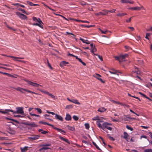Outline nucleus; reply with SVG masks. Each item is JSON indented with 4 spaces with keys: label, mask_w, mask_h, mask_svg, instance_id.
I'll return each instance as SVG.
<instances>
[{
    "label": "nucleus",
    "mask_w": 152,
    "mask_h": 152,
    "mask_svg": "<svg viewBox=\"0 0 152 152\" xmlns=\"http://www.w3.org/2000/svg\"><path fill=\"white\" fill-rule=\"evenodd\" d=\"M111 125V124L108 123L107 122H104L103 124V129L105 131V129L106 128L107 129L111 131L112 129V128L110 126H109V125Z\"/></svg>",
    "instance_id": "obj_3"
},
{
    "label": "nucleus",
    "mask_w": 152,
    "mask_h": 152,
    "mask_svg": "<svg viewBox=\"0 0 152 152\" xmlns=\"http://www.w3.org/2000/svg\"><path fill=\"white\" fill-rule=\"evenodd\" d=\"M139 94H140L141 95H142V96H143V97H145V98H146L147 99L149 100V98L147 96L145 95L142 94L141 92H139Z\"/></svg>",
    "instance_id": "obj_31"
},
{
    "label": "nucleus",
    "mask_w": 152,
    "mask_h": 152,
    "mask_svg": "<svg viewBox=\"0 0 152 152\" xmlns=\"http://www.w3.org/2000/svg\"><path fill=\"white\" fill-rule=\"evenodd\" d=\"M113 11H112L111 10H103L102 12H100L98 13H95V15L97 16H99L101 15H107L109 12L111 13L114 12L116 10L115 9H113Z\"/></svg>",
    "instance_id": "obj_1"
},
{
    "label": "nucleus",
    "mask_w": 152,
    "mask_h": 152,
    "mask_svg": "<svg viewBox=\"0 0 152 152\" xmlns=\"http://www.w3.org/2000/svg\"><path fill=\"white\" fill-rule=\"evenodd\" d=\"M23 124L27 126H29L31 127H38V125L35 124V123L34 122L32 123H29L27 122H24L23 123Z\"/></svg>",
    "instance_id": "obj_6"
},
{
    "label": "nucleus",
    "mask_w": 152,
    "mask_h": 152,
    "mask_svg": "<svg viewBox=\"0 0 152 152\" xmlns=\"http://www.w3.org/2000/svg\"><path fill=\"white\" fill-rule=\"evenodd\" d=\"M80 40L82 41L83 43H86L87 44H90V42L88 40H84L82 38H80Z\"/></svg>",
    "instance_id": "obj_20"
},
{
    "label": "nucleus",
    "mask_w": 152,
    "mask_h": 152,
    "mask_svg": "<svg viewBox=\"0 0 152 152\" xmlns=\"http://www.w3.org/2000/svg\"><path fill=\"white\" fill-rule=\"evenodd\" d=\"M124 136L123 137L127 141H128V139H129V138H128V137H129V135L126 132H124Z\"/></svg>",
    "instance_id": "obj_12"
},
{
    "label": "nucleus",
    "mask_w": 152,
    "mask_h": 152,
    "mask_svg": "<svg viewBox=\"0 0 152 152\" xmlns=\"http://www.w3.org/2000/svg\"><path fill=\"white\" fill-rule=\"evenodd\" d=\"M55 117L57 120H58L59 121H63V118L62 117L59 115L56 114Z\"/></svg>",
    "instance_id": "obj_10"
},
{
    "label": "nucleus",
    "mask_w": 152,
    "mask_h": 152,
    "mask_svg": "<svg viewBox=\"0 0 152 152\" xmlns=\"http://www.w3.org/2000/svg\"><path fill=\"white\" fill-rule=\"evenodd\" d=\"M78 60L80 63H81L84 66H86V64L84 62H83L82 60L80 58H79L78 59Z\"/></svg>",
    "instance_id": "obj_38"
},
{
    "label": "nucleus",
    "mask_w": 152,
    "mask_h": 152,
    "mask_svg": "<svg viewBox=\"0 0 152 152\" xmlns=\"http://www.w3.org/2000/svg\"><path fill=\"white\" fill-rule=\"evenodd\" d=\"M150 35V34L149 33H147L146 34L145 38L148 39H149L148 37Z\"/></svg>",
    "instance_id": "obj_53"
},
{
    "label": "nucleus",
    "mask_w": 152,
    "mask_h": 152,
    "mask_svg": "<svg viewBox=\"0 0 152 152\" xmlns=\"http://www.w3.org/2000/svg\"><path fill=\"white\" fill-rule=\"evenodd\" d=\"M20 18L22 20H25L27 19V17L24 15L20 13Z\"/></svg>",
    "instance_id": "obj_13"
},
{
    "label": "nucleus",
    "mask_w": 152,
    "mask_h": 152,
    "mask_svg": "<svg viewBox=\"0 0 152 152\" xmlns=\"http://www.w3.org/2000/svg\"><path fill=\"white\" fill-rule=\"evenodd\" d=\"M32 18H33V20L34 21L37 22L38 20H37V18L34 17H33Z\"/></svg>",
    "instance_id": "obj_62"
},
{
    "label": "nucleus",
    "mask_w": 152,
    "mask_h": 152,
    "mask_svg": "<svg viewBox=\"0 0 152 152\" xmlns=\"http://www.w3.org/2000/svg\"><path fill=\"white\" fill-rule=\"evenodd\" d=\"M111 71H109V72L110 73H111L112 74H114V75H118V74L117 73V70H115L114 69H111Z\"/></svg>",
    "instance_id": "obj_17"
},
{
    "label": "nucleus",
    "mask_w": 152,
    "mask_h": 152,
    "mask_svg": "<svg viewBox=\"0 0 152 152\" xmlns=\"http://www.w3.org/2000/svg\"><path fill=\"white\" fill-rule=\"evenodd\" d=\"M132 18V17H131L128 20H126V22L127 23H129L130 22L131 20V18Z\"/></svg>",
    "instance_id": "obj_61"
},
{
    "label": "nucleus",
    "mask_w": 152,
    "mask_h": 152,
    "mask_svg": "<svg viewBox=\"0 0 152 152\" xmlns=\"http://www.w3.org/2000/svg\"><path fill=\"white\" fill-rule=\"evenodd\" d=\"M92 143L93 145L95 146L97 149L100 151H101V149L96 144L95 142L94 141H92Z\"/></svg>",
    "instance_id": "obj_29"
},
{
    "label": "nucleus",
    "mask_w": 152,
    "mask_h": 152,
    "mask_svg": "<svg viewBox=\"0 0 152 152\" xmlns=\"http://www.w3.org/2000/svg\"><path fill=\"white\" fill-rule=\"evenodd\" d=\"M28 147L27 146H25L23 148L20 147V149L21 150V152H25L28 150Z\"/></svg>",
    "instance_id": "obj_19"
},
{
    "label": "nucleus",
    "mask_w": 152,
    "mask_h": 152,
    "mask_svg": "<svg viewBox=\"0 0 152 152\" xmlns=\"http://www.w3.org/2000/svg\"><path fill=\"white\" fill-rule=\"evenodd\" d=\"M20 11H21L24 14H26L27 15H28V13H27L26 11L23 9H22L21 8H20Z\"/></svg>",
    "instance_id": "obj_49"
},
{
    "label": "nucleus",
    "mask_w": 152,
    "mask_h": 152,
    "mask_svg": "<svg viewBox=\"0 0 152 152\" xmlns=\"http://www.w3.org/2000/svg\"><path fill=\"white\" fill-rule=\"evenodd\" d=\"M65 120L66 121H70L72 119V118L70 114L67 113L66 115Z\"/></svg>",
    "instance_id": "obj_15"
},
{
    "label": "nucleus",
    "mask_w": 152,
    "mask_h": 152,
    "mask_svg": "<svg viewBox=\"0 0 152 152\" xmlns=\"http://www.w3.org/2000/svg\"><path fill=\"white\" fill-rule=\"evenodd\" d=\"M67 127H68V129L72 131H75V128L74 126H70L69 125L67 126Z\"/></svg>",
    "instance_id": "obj_26"
},
{
    "label": "nucleus",
    "mask_w": 152,
    "mask_h": 152,
    "mask_svg": "<svg viewBox=\"0 0 152 152\" xmlns=\"http://www.w3.org/2000/svg\"><path fill=\"white\" fill-rule=\"evenodd\" d=\"M4 24L7 27L10 29L13 30L14 31H16L17 30L16 29H12L11 27H9L7 24L6 22H5L4 23Z\"/></svg>",
    "instance_id": "obj_32"
},
{
    "label": "nucleus",
    "mask_w": 152,
    "mask_h": 152,
    "mask_svg": "<svg viewBox=\"0 0 152 152\" xmlns=\"http://www.w3.org/2000/svg\"><path fill=\"white\" fill-rule=\"evenodd\" d=\"M126 127L129 130L131 131H132L133 130V129L129 126V125H127L126 126Z\"/></svg>",
    "instance_id": "obj_39"
},
{
    "label": "nucleus",
    "mask_w": 152,
    "mask_h": 152,
    "mask_svg": "<svg viewBox=\"0 0 152 152\" xmlns=\"http://www.w3.org/2000/svg\"><path fill=\"white\" fill-rule=\"evenodd\" d=\"M35 110H36L37 112L39 113L40 114L42 113V111L41 109L39 108H35Z\"/></svg>",
    "instance_id": "obj_45"
},
{
    "label": "nucleus",
    "mask_w": 152,
    "mask_h": 152,
    "mask_svg": "<svg viewBox=\"0 0 152 152\" xmlns=\"http://www.w3.org/2000/svg\"><path fill=\"white\" fill-rule=\"evenodd\" d=\"M16 109H17L16 111H14L12 110H11L6 109L5 110V111H1V110H0V113L3 114H8V113L7 112H11L13 113V114L19 113V107H17L16 108Z\"/></svg>",
    "instance_id": "obj_2"
},
{
    "label": "nucleus",
    "mask_w": 152,
    "mask_h": 152,
    "mask_svg": "<svg viewBox=\"0 0 152 152\" xmlns=\"http://www.w3.org/2000/svg\"><path fill=\"white\" fill-rule=\"evenodd\" d=\"M8 133L11 134H13L15 133V131L14 130H12L10 128H9Z\"/></svg>",
    "instance_id": "obj_25"
},
{
    "label": "nucleus",
    "mask_w": 152,
    "mask_h": 152,
    "mask_svg": "<svg viewBox=\"0 0 152 152\" xmlns=\"http://www.w3.org/2000/svg\"><path fill=\"white\" fill-rule=\"evenodd\" d=\"M85 126L86 128L88 129L90 127L88 123H85Z\"/></svg>",
    "instance_id": "obj_46"
},
{
    "label": "nucleus",
    "mask_w": 152,
    "mask_h": 152,
    "mask_svg": "<svg viewBox=\"0 0 152 152\" xmlns=\"http://www.w3.org/2000/svg\"><path fill=\"white\" fill-rule=\"evenodd\" d=\"M69 63L68 62L65 61H63L60 63V65L61 67H63L64 66H66V64H69Z\"/></svg>",
    "instance_id": "obj_14"
},
{
    "label": "nucleus",
    "mask_w": 152,
    "mask_h": 152,
    "mask_svg": "<svg viewBox=\"0 0 152 152\" xmlns=\"http://www.w3.org/2000/svg\"><path fill=\"white\" fill-rule=\"evenodd\" d=\"M20 114L26 116V115L24 113L23 107H20Z\"/></svg>",
    "instance_id": "obj_24"
},
{
    "label": "nucleus",
    "mask_w": 152,
    "mask_h": 152,
    "mask_svg": "<svg viewBox=\"0 0 152 152\" xmlns=\"http://www.w3.org/2000/svg\"><path fill=\"white\" fill-rule=\"evenodd\" d=\"M42 23H38V25H37V26H39V27L41 28H43V27L42 25Z\"/></svg>",
    "instance_id": "obj_57"
},
{
    "label": "nucleus",
    "mask_w": 152,
    "mask_h": 152,
    "mask_svg": "<svg viewBox=\"0 0 152 152\" xmlns=\"http://www.w3.org/2000/svg\"><path fill=\"white\" fill-rule=\"evenodd\" d=\"M129 10H140L141 9H144L143 7L142 6L141 7H130L128 8Z\"/></svg>",
    "instance_id": "obj_8"
},
{
    "label": "nucleus",
    "mask_w": 152,
    "mask_h": 152,
    "mask_svg": "<svg viewBox=\"0 0 152 152\" xmlns=\"http://www.w3.org/2000/svg\"><path fill=\"white\" fill-rule=\"evenodd\" d=\"M37 20H37V22L38 23H43L42 20H41L40 18H38V19H37Z\"/></svg>",
    "instance_id": "obj_64"
},
{
    "label": "nucleus",
    "mask_w": 152,
    "mask_h": 152,
    "mask_svg": "<svg viewBox=\"0 0 152 152\" xmlns=\"http://www.w3.org/2000/svg\"><path fill=\"white\" fill-rule=\"evenodd\" d=\"M91 48V52L92 53H94V52H96V49L95 48V46L93 44L91 43L90 45Z\"/></svg>",
    "instance_id": "obj_9"
},
{
    "label": "nucleus",
    "mask_w": 152,
    "mask_h": 152,
    "mask_svg": "<svg viewBox=\"0 0 152 152\" xmlns=\"http://www.w3.org/2000/svg\"><path fill=\"white\" fill-rule=\"evenodd\" d=\"M127 15V14L126 13H118V14H117V15H116L118 16H119V17H122L124 15Z\"/></svg>",
    "instance_id": "obj_27"
},
{
    "label": "nucleus",
    "mask_w": 152,
    "mask_h": 152,
    "mask_svg": "<svg viewBox=\"0 0 152 152\" xmlns=\"http://www.w3.org/2000/svg\"><path fill=\"white\" fill-rule=\"evenodd\" d=\"M73 118L76 121H77L78 119V118L75 115L73 116Z\"/></svg>",
    "instance_id": "obj_51"
},
{
    "label": "nucleus",
    "mask_w": 152,
    "mask_h": 152,
    "mask_svg": "<svg viewBox=\"0 0 152 152\" xmlns=\"http://www.w3.org/2000/svg\"><path fill=\"white\" fill-rule=\"evenodd\" d=\"M40 136L38 135H32L31 137H29L28 138L31 140H35L37 139H38Z\"/></svg>",
    "instance_id": "obj_7"
},
{
    "label": "nucleus",
    "mask_w": 152,
    "mask_h": 152,
    "mask_svg": "<svg viewBox=\"0 0 152 152\" xmlns=\"http://www.w3.org/2000/svg\"><path fill=\"white\" fill-rule=\"evenodd\" d=\"M20 92H21L22 93H31V94H34L36 95H39V94L37 93H36V92H33L32 91H29V90H27L26 89H23L22 88H20Z\"/></svg>",
    "instance_id": "obj_4"
},
{
    "label": "nucleus",
    "mask_w": 152,
    "mask_h": 152,
    "mask_svg": "<svg viewBox=\"0 0 152 152\" xmlns=\"http://www.w3.org/2000/svg\"><path fill=\"white\" fill-rule=\"evenodd\" d=\"M52 127L53 129H55L58 132H60L61 133H66V132L64 130H62V129H59V128H57L56 127H55L54 126V125H53V126Z\"/></svg>",
    "instance_id": "obj_11"
},
{
    "label": "nucleus",
    "mask_w": 152,
    "mask_h": 152,
    "mask_svg": "<svg viewBox=\"0 0 152 152\" xmlns=\"http://www.w3.org/2000/svg\"><path fill=\"white\" fill-rule=\"evenodd\" d=\"M128 3H129L130 4H134V1H132V0H128Z\"/></svg>",
    "instance_id": "obj_60"
},
{
    "label": "nucleus",
    "mask_w": 152,
    "mask_h": 152,
    "mask_svg": "<svg viewBox=\"0 0 152 152\" xmlns=\"http://www.w3.org/2000/svg\"><path fill=\"white\" fill-rule=\"evenodd\" d=\"M51 145V144L50 143H46L44 144H42L40 145V146H50Z\"/></svg>",
    "instance_id": "obj_42"
},
{
    "label": "nucleus",
    "mask_w": 152,
    "mask_h": 152,
    "mask_svg": "<svg viewBox=\"0 0 152 152\" xmlns=\"http://www.w3.org/2000/svg\"><path fill=\"white\" fill-rule=\"evenodd\" d=\"M92 120H99V117H96L93 118Z\"/></svg>",
    "instance_id": "obj_55"
},
{
    "label": "nucleus",
    "mask_w": 152,
    "mask_h": 152,
    "mask_svg": "<svg viewBox=\"0 0 152 152\" xmlns=\"http://www.w3.org/2000/svg\"><path fill=\"white\" fill-rule=\"evenodd\" d=\"M124 48L126 50V51L130 49V48L128 46H125Z\"/></svg>",
    "instance_id": "obj_58"
},
{
    "label": "nucleus",
    "mask_w": 152,
    "mask_h": 152,
    "mask_svg": "<svg viewBox=\"0 0 152 152\" xmlns=\"http://www.w3.org/2000/svg\"><path fill=\"white\" fill-rule=\"evenodd\" d=\"M30 113V115L31 116H36V117H40V115H37V114H32L31 113Z\"/></svg>",
    "instance_id": "obj_52"
},
{
    "label": "nucleus",
    "mask_w": 152,
    "mask_h": 152,
    "mask_svg": "<svg viewBox=\"0 0 152 152\" xmlns=\"http://www.w3.org/2000/svg\"><path fill=\"white\" fill-rule=\"evenodd\" d=\"M80 26L82 28L87 27L88 28H89L93 26L92 25L87 26L84 24H82L80 25Z\"/></svg>",
    "instance_id": "obj_28"
},
{
    "label": "nucleus",
    "mask_w": 152,
    "mask_h": 152,
    "mask_svg": "<svg viewBox=\"0 0 152 152\" xmlns=\"http://www.w3.org/2000/svg\"><path fill=\"white\" fill-rule=\"evenodd\" d=\"M6 119L7 120H11V121H13L15 122L16 123H19V122L17 121H16L13 119H11V118H7V117H6Z\"/></svg>",
    "instance_id": "obj_34"
},
{
    "label": "nucleus",
    "mask_w": 152,
    "mask_h": 152,
    "mask_svg": "<svg viewBox=\"0 0 152 152\" xmlns=\"http://www.w3.org/2000/svg\"><path fill=\"white\" fill-rule=\"evenodd\" d=\"M48 133V131L42 130L41 132V133L43 134H46Z\"/></svg>",
    "instance_id": "obj_54"
},
{
    "label": "nucleus",
    "mask_w": 152,
    "mask_h": 152,
    "mask_svg": "<svg viewBox=\"0 0 152 152\" xmlns=\"http://www.w3.org/2000/svg\"><path fill=\"white\" fill-rule=\"evenodd\" d=\"M94 54L96 56H97L99 58L101 61H103L102 57V56H100L98 54L94 53Z\"/></svg>",
    "instance_id": "obj_41"
},
{
    "label": "nucleus",
    "mask_w": 152,
    "mask_h": 152,
    "mask_svg": "<svg viewBox=\"0 0 152 152\" xmlns=\"http://www.w3.org/2000/svg\"><path fill=\"white\" fill-rule=\"evenodd\" d=\"M128 56L129 55L127 54L120 55V57H121V61H123L125 58L128 57Z\"/></svg>",
    "instance_id": "obj_16"
},
{
    "label": "nucleus",
    "mask_w": 152,
    "mask_h": 152,
    "mask_svg": "<svg viewBox=\"0 0 152 152\" xmlns=\"http://www.w3.org/2000/svg\"><path fill=\"white\" fill-rule=\"evenodd\" d=\"M43 124H44V125H47L48 126H51V127H53V125H52V124H50L48 123L47 122H44L43 123Z\"/></svg>",
    "instance_id": "obj_48"
},
{
    "label": "nucleus",
    "mask_w": 152,
    "mask_h": 152,
    "mask_svg": "<svg viewBox=\"0 0 152 152\" xmlns=\"http://www.w3.org/2000/svg\"><path fill=\"white\" fill-rule=\"evenodd\" d=\"M107 136L109 138V139L111 140L114 141L115 140V139L113 137L110 136L109 134H108Z\"/></svg>",
    "instance_id": "obj_43"
},
{
    "label": "nucleus",
    "mask_w": 152,
    "mask_h": 152,
    "mask_svg": "<svg viewBox=\"0 0 152 152\" xmlns=\"http://www.w3.org/2000/svg\"><path fill=\"white\" fill-rule=\"evenodd\" d=\"M136 70L135 71H133L134 73H136L137 74H139L140 73V71L138 70V68L137 67L135 68Z\"/></svg>",
    "instance_id": "obj_33"
},
{
    "label": "nucleus",
    "mask_w": 152,
    "mask_h": 152,
    "mask_svg": "<svg viewBox=\"0 0 152 152\" xmlns=\"http://www.w3.org/2000/svg\"><path fill=\"white\" fill-rule=\"evenodd\" d=\"M72 108V106L71 105H67L65 107L66 109H70Z\"/></svg>",
    "instance_id": "obj_47"
},
{
    "label": "nucleus",
    "mask_w": 152,
    "mask_h": 152,
    "mask_svg": "<svg viewBox=\"0 0 152 152\" xmlns=\"http://www.w3.org/2000/svg\"><path fill=\"white\" fill-rule=\"evenodd\" d=\"M48 95L50 96L53 99H55V96L54 95H53L52 94L50 93Z\"/></svg>",
    "instance_id": "obj_56"
},
{
    "label": "nucleus",
    "mask_w": 152,
    "mask_h": 152,
    "mask_svg": "<svg viewBox=\"0 0 152 152\" xmlns=\"http://www.w3.org/2000/svg\"><path fill=\"white\" fill-rule=\"evenodd\" d=\"M7 57H11V58H15V59H14L15 60L17 61H19V58H18V57H15L13 56H7Z\"/></svg>",
    "instance_id": "obj_36"
},
{
    "label": "nucleus",
    "mask_w": 152,
    "mask_h": 152,
    "mask_svg": "<svg viewBox=\"0 0 152 152\" xmlns=\"http://www.w3.org/2000/svg\"><path fill=\"white\" fill-rule=\"evenodd\" d=\"M27 3L30 6H37V5H38V4H34L33 3H32V2H30L29 1H28Z\"/></svg>",
    "instance_id": "obj_30"
},
{
    "label": "nucleus",
    "mask_w": 152,
    "mask_h": 152,
    "mask_svg": "<svg viewBox=\"0 0 152 152\" xmlns=\"http://www.w3.org/2000/svg\"><path fill=\"white\" fill-rule=\"evenodd\" d=\"M25 81L27 82V83L29 85L31 86L37 87H38L39 86H42V85L38 84L36 83H34L27 80H26Z\"/></svg>",
    "instance_id": "obj_5"
},
{
    "label": "nucleus",
    "mask_w": 152,
    "mask_h": 152,
    "mask_svg": "<svg viewBox=\"0 0 152 152\" xmlns=\"http://www.w3.org/2000/svg\"><path fill=\"white\" fill-rule=\"evenodd\" d=\"M102 122V121H99V122L97 121L96 122V124L100 128L103 129V125L102 126V125L100 124V122Z\"/></svg>",
    "instance_id": "obj_22"
},
{
    "label": "nucleus",
    "mask_w": 152,
    "mask_h": 152,
    "mask_svg": "<svg viewBox=\"0 0 152 152\" xmlns=\"http://www.w3.org/2000/svg\"><path fill=\"white\" fill-rule=\"evenodd\" d=\"M47 61L48 64V66L51 69H53L52 67L51 66V65H50V64L49 63L48 60V59H47Z\"/></svg>",
    "instance_id": "obj_40"
},
{
    "label": "nucleus",
    "mask_w": 152,
    "mask_h": 152,
    "mask_svg": "<svg viewBox=\"0 0 152 152\" xmlns=\"http://www.w3.org/2000/svg\"><path fill=\"white\" fill-rule=\"evenodd\" d=\"M38 90H39L41 92L47 94V95H48L49 93L48 91H44L40 89H38Z\"/></svg>",
    "instance_id": "obj_44"
},
{
    "label": "nucleus",
    "mask_w": 152,
    "mask_h": 152,
    "mask_svg": "<svg viewBox=\"0 0 152 152\" xmlns=\"http://www.w3.org/2000/svg\"><path fill=\"white\" fill-rule=\"evenodd\" d=\"M115 58L116 60H118L120 62L121 61L120 56H115Z\"/></svg>",
    "instance_id": "obj_37"
},
{
    "label": "nucleus",
    "mask_w": 152,
    "mask_h": 152,
    "mask_svg": "<svg viewBox=\"0 0 152 152\" xmlns=\"http://www.w3.org/2000/svg\"><path fill=\"white\" fill-rule=\"evenodd\" d=\"M121 2L123 3H128V0H121Z\"/></svg>",
    "instance_id": "obj_50"
},
{
    "label": "nucleus",
    "mask_w": 152,
    "mask_h": 152,
    "mask_svg": "<svg viewBox=\"0 0 152 152\" xmlns=\"http://www.w3.org/2000/svg\"><path fill=\"white\" fill-rule=\"evenodd\" d=\"M106 109H105L104 107H102L99 108L97 111L101 113H103L106 111Z\"/></svg>",
    "instance_id": "obj_23"
},
{
    "label": "nucleus",
    "mask_w": 152,
    "mask_h": 152,
    "mask_svg": "<svg viewBox=\"0 0 152 152\" xmlns=\"http://www.w3.org/2000/svg\"><path fill=\"white\" fill-rule=\"evenodd\" d=\"M96 75H97V76L96 77V78L97 79L99 80H100L101 82L103 83H105L104 81H103L102 79L100 78V77H101V76L100 75L98 74H96Z\"/></svg>",
    "instance_id": "obj_21"
},
{
    "label": "nucleus",
    "mask_w": 152,
    "mask_h": 152,
    "mask_svg": "<svg viewBox=\"0 0 152 152\" xmlns=\"http://www.w3.org/2000/svg\"><path fill=\"white\" fill-rule=\"evenodd\" d=\"M101 31V33L102 34H106V32H107V31H104L101 29H99Z\"/></svg>",
    "instance_id": "obj_63"
},
{
    "label": "nucleus",
    "mask_w": 152,
    "mask_h": 152,
    "mask_svg": "<svg viewBox=\"0 0 152 152\" xmlns=\"http://www.w3.org/2000/svg\"><path fill=\"white\" fill-rule=\"evenodd\" d=\"M59 137L61 140L65 141L67 143L70 144L69 141L68 139L66 138H64L63 137L60 136H59Z\"/></svg>",
    "instance_id": "obj_18"
},
{
    "label": "nucleus",
    "mask_w": 152,
    "mask_h": 152,
    "mask_svg": "<svg viewBox=\"0 0 152 152\" xmlns=\"http://www.w3.org/2000/svg\"><path fill=\"white\" fill-rule=\"evenodd\" d=\"M66 34H71V35H72L74 37H75V35H74L73 34H72V33H69V32H66Z\"/></svg>",
    "instance_id": "obj_59"
},
{
    "label": "nucleus",
    "mask_w": 152,
    "mask_h": 152,
    "mask_svg": "<svg viewBox=\"0 0 152 152\" xmlns=\"http://www.w3.org/2000/svg\"><path fill=\"white\" fill-rule=\"evenodd\" d=\"M73 103L77 104H80V102L78 101V100L76 99H73Z\"/></svg>",
    "instance_id": "obj_35"
}]
</instances>
